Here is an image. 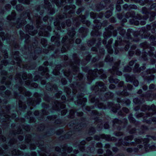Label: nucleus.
<instances>
[{
    "label": "nucleus",
    "instance_id": "ea45409f",
    "mask_svg": "<svg viewBox=\"0 0 156 156\" xmlns=\"http://www.w3.org/2000/svg\"><path fill=\"white\" fill-rule=\"evenodd\" d=\"M126 86L124 87L123 90L122 91H116V94L119 96H127L129 95V93L126 91Z\"/></svg>",
    "mask_w": 156,
    "mask_h": 156
},
{
    "label": "nucleus",
    "instance_id": "8fccbe9b",
    "mask_svg": "<svg viewBox=\"0 0 156 156\" xmlns=\"http://www.w3.org/2000/svg\"><path fill=\"white\" fill-rule=\"evenodd\" d=\"M130 13L131 15V17H132L134 18L135 19L139 20H140L142 19V16L140 14H138L136 16H135V13L134 11H131L130 12Z\"/></svg>",
    "mask_w": 156,
    "mask_h": 156
},
{
    "label": "nucleus",
    "instance_id": "13d9d810",
    "mask_svg": "<svg viewBox=\"0 0 156 156\" xmlns=\"http://www.w3.org/2000/svg\"><path fill=\"white\" fill-rule=\"evenodd\" d=\"M108 80L110 83H119V80L117 79H114L113 76H111L108 78Z\"/></svg>",
    "mask_w": 156,
    "mask_h": 156
},
{
    "label": "nucleus",
    "instance_id": "9d476101",
    "mask_svg": "<svg viewBox=\"0 0 156 156\" xmlns=\"http://www.w3.org/2000/svg\"><path fill=\"white\" fill-rule=\"evenodd\" d=\"M10 109V106H6V110L5 111L2 110L0 111V115L1 117L5 118V119H4V120L2 121V122L5 123H3V124H7L9 122L10 118H11L13 119L16 117L15 114L13 113L12 114L11 116L8 114L9 113Z\"/></svg>",
    "mask_w": 156,
    "mask_h": 156
},
{
    "label": "nucleus",
    "instance_id": "7ed1b4c3",
    "mask_svg": "<svg viewBox=\"0 0 156 156\" xmlns=\"http://www.w3.org/2000/svg\"><path fill=\"white\" fill-rule=\"evenodd\" d=\"M89 101L91 103H95V106H97L98 108L105 109L112 108V111L113 112L116 113L118 110L119 109L121 106L119 104H114L111 102H108L107 106L104 105L103 104L99 101V100L96 95L91 94L89 96Z\"/></svg>",
    "mask_w": 156,
    "mask_h": 156
},
{
    "label": "nucleus",
    "instance_id": "b1692460",
    "mask_svg": "<svg viewBox=\"0 0 156 156\" xmlns=\"http://www.w3.org/2000/svg\"><path fill=\"white\" fill-rule=\"evenodd\" d=\"M94 139L99 140L101 138L103 139H105L106 140L108 141H115L116 139L114 137H111V136L109 135H105V134H102L100 136L95 135L94 136Z\"/></svg>",
    "mask_w": 156,
    "mask_h": 156
},
{
    "label": "nucleus",
    "instance_id": "f03ea898",
    "mask_svg": "<svg viewBox=\"0 0 156 156\" xmlns=\"http://www.w3.org/2000/svg\"><path fill=\"white\" fill-rule=\"evenodd\" d=\"M23 78V80L28 79L25 81V83L26 85L29 86V87H33L34 88L37 87L38 84L36 83H32V76L31 74L28 75L25 73H17L15 77V80L18 82L19 85L16 84L15 87L18 89L20 94L25 95L26 96L29 97L31 95V93L29 91H26L24 87H22L20 86L22 85L23 83L21 78Z\"/></svg>",
    "mask_w": 156,
    "mask_h": 156
},
{
    "label": "nucleus",
    "instance_id": "864d4df0",
    "mask_svg": "<svg viewBox=\"0 0 156 156\" xmlns=\"http://www.w3.org/2000/svg\"><path fill=\"white\" fill-rule=\"evenodd\" d=\"M62 66L60 65L57 66L55 69L53 70V73L55 75H58L60 74L59 71L61 68Z\"/></svg>",
    "mask_w": 156,
    "mask_h": 156
},
{
    "label": "nucleus",
    "instance_id": "0eeeda50",
    "mask_svg": "<svg viewBox=\"0 0 156 156\" xmlns=\"http://www.w3.org/2000/svg\"><path fill=\"white\" fill-rule=\"evenodd\" d=\"M69 125L71 126L70 130H69L64 136H61L59 138L60 140H63L65 139L69 138L73 135V133H74V131H77L80 130L85 126V125L83 124L82 122L76 125L73 122L70 123Z\"/></svg>",
    "mask_w": 156,
    "mask_h": 156
},
{
    "label": "nucleus",
    "instance_id": "0e129e2a",
    "mask_svg": "<svg viewBox=\"0 0 156 156\" xmlns=\"http://www.w3.org/2000/svg\"><path fill=\"white\" fill-rule=\"evenodd\" d=\"M21 152L19 150L15 149L13 150L12 151V154L13 155H21Z\"/></svg>",
    "mask_w": 156,
    "mask_h": 156
},
{
    "label": "nucleus",
    "instance_id": "393cba45",
    "mask_svg": "<svg viewBox=\"0 0 156 156\" xmlns=\"http://www.w3.org/2000/svg\"><path fill=\"white\" fill-rule=\"evenodd\" d=\"M44 4L43 6L42 7V8L47 9L48 12L50 14H53L55 13V10L53 8H52L51 3L49 2L48 0H44Z\"/></svg>",
    "mask_w": 156,
    "mask_h": 156
},
{
    "label": "nucleus",
    "instance_id": "a19ab883",
    "mask_svg": "<svg viewBox=\"0 0 156 156\" xmlns=\"http://www.w3.org/2000/svg\"><path fill=\"white\" fill-rule=\"evenodd\" d=\"M135 143L134 142H132L130 144L126 142H123L122 140V139L119 140L118 143L116 144V145L118 146H121L122 144L124 146H129V144L131 145H134Z\"/></svg>",
    "mask_w": 156,
    "mask_h": 156
},
{
    "label": "nucleus",
    "instance_id": "1a4fd4ad",
    "mask_svg": "<svg viewBox=\"0 0 156 156\" xmlns=\"http://www.w3.org/2000/svg\"><path fill=\"white\" fill-rule=\"evenodd\" d=\"M34 19L36 20V25L37 28H40V30L38 33V34L40 36L48 37L49 34L48 32L45 31V27L41 25L42 22L41 20V17L38 16L37 14L34 16Z\"/></svg>",
    "mask_w": 156,
    "mask_h": 156
},
{
    "label": "nucleus",
    "instance_id": "603ef678",
    "mask_svg": "<svg viewBox=\"0 0 156 156\" xmlns=\"http://www.w3.org/2000/svg\"><path fill=\"white\" fill-rule=\"evenodd\" d=\"M0 94L2 97H5L7 98H11L12 97L11 95L10 92L9 90H6L5 93L3 92V93H1L0 92Z\"/></svg>",
    "mask_w": 156,
    "mask_h": 156
},
{
    "label": "nucleus",
    "instance_id": "79ce46f5",
    "mask_svg": "<svg viewBox=\"0 0 156 156\" xmlns=\"http://www.w3.org/2000/svg\"><path fill=\"white\" fill-rule=\"evenodd\" d=\"M142 12L143 14L145 15V16H142V19L146 20L149 17L148 14L149 12L148 11L147 9L145 7H143L142 9Z\"/></svg>",
    "mask_w": 156,
    "mask_h": 156
},
{
    "label": "nucleus",
    "instance_id": "69168bd1",
    "mask_svg": "<svg viewBox=\"0 0 156 156\" xmlns=\"http://www.w3.org/2000/svg\"><path fill=\"white\" fill-rule=\"evenodd\" d=\"M139 65L138 64H135L134 66V68L133 69V72L134 73H139L140 72V70L139 69Z\"/></svg>",
    "mask_w": 156,
    "mask_h": 156
},
{
    "label": "nucleus",
    "instance_id": "aec40b11",
    "mask_svg": "<svg viewBox=\"0 0 156 156\" xmlns=\"http://www.w3.org/2000/svg\"><path fill=\"white\" fill-rule=\"evenodd\" d=\"M95 26H94L93 28V30L91 33V35L92 36H98L101 34L98 30L101 29L102 24L98 20H95L94 21Z\"/></svg>",
    "mask_w": 156,
    "mask_h": 156
},
{
    "label": "nucleus",
    "instance_id": "9b49d317",
    "mask_svg": "<svg viewBox=\"0 0 156 156\" xmlns=\"http://www.w3.org/2000/svg\"><path fill=\"white\" fill-rule=\"evenodd\" d=\"M105 32L103 33V37L104 39L103 40L102 43L105 44L106 43V39L108 37H111L112 34L114 37H116L117 34L116 30H114L113 26L109 25L108 27L105 28Z\"/></svg>",
    "mask_w": 156,
    "mask_h": 156
},
{
    "label": "nucleus",
    "instance_id": "bb28decb",
    "mask_svg": "<svg viewBox=\"0 0 156 156\" xmlns=\"http://www.w3.org/2000/svg\"><path fill=\"white\" fill-rule=\"evenodd\" d=\"M86 17L85 15H80V16H77L73 19V23L76 25V27L78 26L82 22L83 23H85Z\"/></svg>",
    "mask_w": 156,
    "mask_h": 156
},
{
    "label": "nucleus",
    "instance_id": "4c0bfd02",
    "mask_svg": "<svg viewBox=\"0 0 156 156\" xmlns=\"http://www.w3.org/2000/svg\"><path fill=\"white\" fill-rule=\"evenodd\" d=\"M88 32V29L83 27H81L79 30L80 34L82 38L85 37L87 36Z\"/></svg>",
    "mask_w": 156,
    "mask_h": 156
},
{
    "label": "nucleus",
    "instance_id": "c9c22d12",
    "mask_svg": "<svg viewBox=\"0 0 156 156\" xmlns=\"http://www.w3.org/2000/svg\"><path fill=\"white\" fill-rule=\"evenodd\" d=\"M33 28L34 27L33 26L27 25L25 27L26 30L27 32L30 35H34L37 33V30L31 31V30L33 29Z\"/></svg>",
    "mask_w": 156,
    "mask_h": 156
},
{
    "label": "nucleus",
    "instance_id": "052dcab7",
    "mask_svg": "<svg viewBox=\"0 0 156 156\" xmlns=\"http://www.w3.org/2000/svg\"><path fill=\"white\" fill-rule=\"evenodd\" d=\"M114 96V94L110 92H108L106 93L105 95V97L106 99H109L112 98Z\"/></svg>",
    "mask_w": 156,
    "mask_h": 156
},
{
    "label": "nucleus",
    "instance_id": "f704fd0d",
    "mask_svg": "<svg viewBox=\"0 0 156 156\" xmlns=\"http://www.w3.org/2000/svg\"><path fill=\"white\" fill-rule=\"evenodd\" d=\"M148 135H147V138L143 139L142 138H136L135 140L136 144L143 143L146 145L150 140V138L148 137Z\"/></svg>",
    "mask_w": 156,
    "mask_h": 156
},
{
    "label": "nucleus",
    "instance_id": "774afa93",
    "mask_svg": "<svg viewBox=\"0 0 156 156\" xmlns=\"http://www.w3.org/2000/svg\"><path fill=\"white\" fill-rule=\"evenodd\" d=\"M117 29L119 31V33L121 35L123 36L126 33V30L122 29L121 27H118Z\"/></svg>",
    "mask_w": 156,
    "mask_h": 156
},
{
    "label": "nucleus",
    "instance_id": "dca6fc26",
    "mask_svg": "<svg viewBox=\"0 0 156 156\" xmlns=\"http://www.w3.org/2000/svg\"><path fill=\"white\" fill-rule=\"evenodd\" d=\"M27 17L28 18V19L29 20H31L29 11L25 13L24 14H22L20 16V19L18 20L17 23L14 24V25H15L16 24H19L16 26V27L18 28H20L22 26L26 24L27 22L25 20V18Z\"/></svg>",
    "mask_w": 156,
    "mask_h": 156
},
{
    "label": "nucleus",
    "instance_id": "cd10ccee",
    "mask_svg": "<svg viewBox=\"0 0 156 156\" xmlns=\"http://www.w3.org/2000/svg\"><path fill=\"white\" fill-rule=\"evenodd\" d=\"M66 105L63 102L60 103L57 101H55L54 102L52 108L55 110H60L61 109L64 108Z\"/></svg>",
    "mask_w": 156,
    "mask_h": 156
},
{
    "label": "nucleus",
    "instance_id": "338daca9",
    "mask_svg": "<svg viewBox=\"0 0 156 156\" xmlns=\"http://www.w3.org/2000/svg\"><path fill=\"white\" fill-rule=\"evenodd\" d=\"M129 23L131 24H134L135 25H138L139 24V21L134 19H132L129 20Z\"/></svg>",
    "mask_w": 156,
    "mask_h": 156
},
{
    "label": "nucleus",
    "instance_id": "6e6552de",
    "mask_svg": "<svg viewBox=\"0 0 156 156\" xmlns=\"http://www.w3.org/2000/svg\"><path fill=\"white\" fill-rule=\"evenodd\" d=\"M37 42L35 40V42L32 44V47H28V52H27V55H29L30 58L32 57L33 59H36L37 58V55L41 52V49L40 47H36Z\"/></svg>",
    "mask_w": 156,
    "mask_h": 156
},
{
    "label": "nucleus",
    "instance_id": "bf43d9fd",
    "mask_svg": "<svg viewBox=\"0 0 156 156\" xmlns=\"http://www.w3.org/2000/svg\"><path fill=\"white\" fill-rule=\"evenodd\" d=\"M32 112L31 111H29L27 113V116H26V118L27 119L30 118V122H32L35 121V119L32 117H30V115L31 114Z\"/></svg>",
    "mask_w": 156,
    "mask_h": 156
},
{
    "label": "nucleus",
    "instance_id": "4d7b16f0",
    "mask_svg": "<svg viewBox=\"0 0 156 156\" xmlns=\"http://www.w3.org/2000/svg\"><path fill=\"white\" fill-rule=\"evenodd\" d=\"M95 120L96 121V122L97 123H98L97 126L98 130H101L103 126V125L102 123V120L100 119L97 120L96 119H95Z\"/></svg>",
    "mask_w": 156,
    "mask_h": 156
},
{
    "label": "nucleus",
    "instance_id": "f8f14e48",
    "mask_svg": "<svg viewBox=\"0 0 156 156\" xmlns=\"http://www.w3.org/2000/svg\"><path fill=\"white\" fill-rule=\"evenodd\" d=\"M151 91H148L144 94H143L140 95V98H136L133 99V102L135 104H140L142 103L145 101L144 98L147 100L152 101L153 99L154 96L151 94Z\"/></svg>",
    "mask_w": 156,
    "mask_h": 156
},
{
    "label": "nucleus",
    "instance_id": "72a5a7b5",
    "mask_svg": "<svg viewBox=\"0 0 156 156\" xmlns=\"http://www.w3.org/2000/svg\"><path fill=\"white\" fill-rule=\"evenodd\" d=\"M127 36H126V37H125L123 41H120V42L121 43V45H124L125 44H124V43H125V44H126L125 45V51H127L129 48V44H130V42H132V41H131L130 38H129V39H127Z\"/></svg>",
    "mask_w": 156,
    "mask_h": 156
},
{
    "label": "nucleus",
    "instance_id": "c03bdc74",
    "mask_svg": "<svg viewBox=\"0 0 156 156\" xmlns=\"http://www.w3.org/2000/svg\"><path fill=\"white\" fill-rule=\"evenodd\" d=\"M0 36L2 38V39L3 41H4L6 39L7 42H9V40L11 37L10 35L7 34H5L3 32H1L0 33Z\"/></svg>",
    "mask_w": 156,
    "mask_h": 156
},
{
    "label": "nucleus",
    "instance_id": "39448f33",
    "mask_svg": "<svg viewBox=\"0 0 156 156\" xmlns=\"http://www.w3.org/2000/svg\"><path fill=\"white\" fill-rule=\"evenodd\" d=\"M146 30L145 28H142L141 29L139 32L134 31L131 29H128L127 30V32L126 33V36H127V39L130 38L131 41H134L135 42L139 41L140 40V38L138 37L139 35L142 36V37H143L145 38H147L149 35L150 34H148V36H145V32Z\"/></svg>",
    "mask_w": 156,
    "mask_h": 156
},
{
    "label": "nucleus",
    "instance_id": "a878e982",
    "mask_svg": "<svg viewBox=\"0 0 156 156\" xmlns=\"http://www.w3.org/2000/svg\"><path fill=\"white\" fill-rule=\"evenodd\" d=\"M124 76L127 82H133V84L135 87L138 86L139 85V82L135 79V77L134 75H129L128 74H126L124 75Z\"/></svg>",
    "mask_w": 156,
    "mask_h": 156
},
{
    "label": "nucleus",
    "instance_id": "e2e57ef3",
    "mask_svg": "<svg viewBox=\"0 0 156 156\" xmlns=\"http://www.w3.org/2000/svg\"><path fill=\"white\" fill-rule=\"evenodd\" d=\"M150 16L149 18L150 21H153L155 17L156 16V13L154 11H151L150 12Z\"/></svg>",
    "mask_w": 156,
    "mask_h": 156
},
{
    "label": "nucleus",
    "instance_id": "7c9ffc66",
    "mask_svg": "<svg viewBox=\"0 0 156 156\" xmlns=\"http://www.w3.org/2000/svg\"><path fill=\"white\" fill-rule=\"evenodd\" d=\"M19 52L18 51H16L13 54V57L16 62L13 61L11 64H14L15 63H16L18 66L20 67H21V60L19 57Z\"/></svg>",
    "mask_w": 156,
    "mask_h": 156
},
{
    "label": "nucleus",
    "instance_id": "ddd939ff",
    "mask_svg": "<svg viewBox=\"0 0 156 156\" xmlns=\"http://www.w3.org/2000/svg\"><path fill=\"white\" fill-rule=\"evenodd\" d=\"M75 8V5H69L66 6L64 8L65 12H67V10H70L68 12L67 14L64 13L63 14L59 15L58 16V18L61 20L63 18H64L65 17L67 18V17H71L72 16V14H73L74 12V9Z\"/></svg>",
    "mask_w": 156,
    "mask_h": 156
},
{
    "label": "nucleus",
    "instance_id": "2eb2a0df",
    "mask_svg": "<svg viewBox=\"0 0 156 156\" xmlns=\"http://www.w3.org/2000/svg\"><path fill=\"white\" fill-rule=\"evenodd\" d=\"M91 50L98 53V57H95L93 58L92 60V62H94L98 60L99 58L103 57L104 55L105 50L103 48L99 47V44H97L96 47H92Z\"/></svg>",
    "mask_w": 156,
    "mask_h": 156
},
{
    "label": "nucleus",
    "instance_id": "6ab92c4d",
    "mask_svg": "<svg viewBox=\"0 0 156 156\" xmlns=\"http://www.w3.org/2000/svg\"><path fill=\"white\" fill-rule=\"evenodd\" d=\"M147 74L146 75H144L143 73L142 74V76L144 78L145 80L150 82L151 80H154L155 78L154 75H151L150 76L148 75V74H152L156 73V69L155 68L149 69H147L146 72Z\"/></svg>",
    "mask_w": 156,
    "mask_h": 156
},
{
    "label": "nucleus",
    "instance_id": "de8ad7c7",
    "mask_svg": "<svg viewBox=\"0 0 156 156\" xmlns=\"http://www.w3.org/2000/svg\"><path fill=\"white\" fill-rule=\"evenodd\" d=\"M117 102L118 103H120L122 104H126V105H129L130 103V101L128 99H124L123 100H121L120 98H117Z\"/></svg>",
    "mask_w": 156,
    "mask_h": 156
},
{
    "label": "nucleus",
    "instance_id": "09e8293b",
    "mask_svg": "<svg viewBox=\"0 0 156 156\" xmlns=\"http://www.w3.org/2000/svg\"><path fill=\"white\" fill-rule=\"evenodd\" d=\"M143 147V146L142 145H138L137 146V148L136 149H133L131 148H128L127 149V151L128 152H131L134 151L135 152H138L139 151H140V149L142 148Z\"/></svg>",
    "mask_w": 156,
    "mask_h": 156
},
{
    "label": "nucleus",
    "instance_id": "58836bf2",
    "mask_svg": "<svg viewBox=\"0 0 156 156\" xmlns=\"http://www.w3.org/2000/svg\"><path fill=\"white\" fill-rule=\"evenodd\" d=\"M128 119L131 123L134 124L135 126H138L140 125V122L136 120L133 117V115L130 114L128 116Z\"/></svg>",
    "mask_w": 156,
    "mask_h": 156
},
{
    "label": "nucleus",
    "instance_id": "f257e3e1",
    "mask_svg": "<svg viewBox=\"0 0 156 156\" xmlns=\"http://www.w3.org/2000/svg\"><path fill=\"white\" fill-rule=\"evenodd\" d=\"M64 60L65 61L64 66L69 68L68 70H66L65 71L63 69L64 75L68 77L69 82L72 81V75L71 72L74 75H77V82H74L73 84L71 85V87L73 89V93L75 95L73 98H69L68 100L71 101L74 100V103L76 105H84V104L87 101L86 98H83L84 94L82 93H78L76 97V100L75 99L76 94L77 92V90L82 91L85 85L81 81V80L83 78V75L81 73H79V63L80 59L78 55L76 53H74L73 55L72 61L71 60H68V56L65 55L62 56Z\"/></svg>",
    "mask_w": 156,
    "mask_h": 156
},
{
    "label": "nucleus",
    "instance_id": "a18cd8bd",
    "mask_svg": "<svg viewBox=\"0 0 156 156\" xmlns=\"http://www.w3.org/2000/svg\"><path fill=\"white\" fill-rule=\"evenodd\" d=\"M147 117L146 116H144L143 117V122H146L148 124H151V123L152 122H156V118L155 117H153L151 118H150L149 120H146V118Z\"/></svg>",
    "mask_w": 156,
    "mask_h": 156
},
{
    "label": "nucleus",
    "instance_id": "5fc2aeb1",
    "mask_svg": "<svg viewBox=\"0 0 156 156\" xmlns=\"http://www.w3.org/2000/svg\"><path fill=\"white\" fill-rule=\"evenodd\" d=\"M86 142L85 141L83 140L81 141L80 144L78 145V147L80 151L83 152L85 150L84 145L85 144Z\"/></svg>",
    "mask_w": 156,
    "mask_h": 156
},
{
    "label": "nucleus",
    "instance_id": "37998d69",
    "mask_svg": "<svg viewBox=\"0 0 156 156\" xmlns=\"http://www.w3.org/2000/svg\"><path fill=\"white\" fill-rule=\"evenodd\" d=\"M83 55L84 57H86V59H85L86 61L84 62H81V64L82 65H84L87 64L90 61L91 56L90 54H89L87 52L83 54Z\"/></svg>",
    "mask_w": 156,
    "mask_h": 156
},
{
    "label": "nucleus",
    "instance_id": "5701e85b",
    "mask_svg": "<svg viewBox=\"0 0 156 156\" xmlns=\"http://www.w3.org/2000/svg\"><path fill=\"white\" fill-rule=\"evenodd\" d=\"M113 126L114 127H117L118 129L120 130V128H119L118 126L121 127L122 125H123V127L125 126L127 124V120L126 119H124L122 121L119 120L118 119H115L113 121Z\"/></svg>",
    "mask_w": 156,
    "mask_h": 156
},
{
    "label": "nucleus",
    "instance_id": "3c124183",
    "mask_svg": "<svg viewBox=\"0 0 156 156\" xmlns=\"http://www.w3.org/2000/svg\"><path fill=\"white\" fill-rule=\"evenodd\" d=\"M18 104L20 109L23 111L27 107L25 104L20 100L19 101Z\"/></svg>",
    "mask_w": 156,
    "mask_h": 156
},
{
    "label": "nucleus",
    "instance_id": "680f3d73",
    "mask_svg": "<svg viewBox=\"0 0 156 156\" xmlns=\"http://www.w3.org/2000/svg\"><path fill=\"white\" fill-rule=\"evenodd\" d=\"M149 45L146 42H144L140 44V47L143 48L144 49L148 48L149 47Z\"/></svg>",
    "mask_w": 156,
    "mask_h": 156
},
{
    "label": "nucleus",
    "instance_id": "423d86ee",
    "mask_svg": "<svg viewBox=\"0 0 156 156\" xmlns=\"http://www.w3.org/2000/svg\"><path fill=\"white\" fill-rule=\"evenodd\" d=\"M100 76V77L101 79H105L107 77L106 75L103 73V70L101 69L98 70L96 69L94 70H89L88 71V75L87 76L88 83L90 84L92 81L96 77Z\"/></svg>",
    "mask_w": 156,
    "mask_h": 156
},
{
    "label": "nucleus",
    "instance_id": "e433bc0d",
    "mask_svg": "<svg viewBox=\"0 0 156 156\" xmlns=\"http://www.w3.org/2000/svg\"><path fill=\"white\" fill-rule=\"evenodd\" d=\"M46 88L48 91H52L54 90L53 92L57 91L58 89V87L56 85H52L49 83H48L46 84Z\"/></svg>",
    "mask_w": 156,
    "mask_h": 156
},
{
    "label": "nucleus",
    "instance_id": "f3484780",
    "mask_svg": "<svg viewBox=\"0 0 156 156\" xmlns=\"http://www.w3.org/2000/svg\"><path fill=\"white\" fill-rule=\"evenodd\" d=\"M41 95L37 93H35L34 95V98H31L28 100V105L30 106H34L36 105L39 104L41 101Z\"/></svg>",
    "mask_w": 156,
    "mask_h": 156
},
{
    "label": "nucleus",
    "instance_id": "49530a36",
    "mask_svg": "<svg viewBox=\"0 0 156 156\" xmlns=\"http://www.w3.org/2000/svg\"><path fill=\"white\" fill-rule=\"evenodd\" d=\"M20 34L21 39H23L24 38H25L26 39V43H27L28 41V39H29L30 37L27 34L25 35L23 32L22 31H20Z\"/></svg>",
    "mask_w": 156,
    "mask_h": 156
},
{
    "label": "nucleus",
    "instance_id": "4be33fe9",
    "mask_svg": "<svg viewBox=\"0 0 156 156\" xmlns=\"http://www.w3.org/2000/svg\"><path fill=\"white\" fill-rule=\"evenodd\" d=\"M120 60H119L116 62L115 63L114 65L112 67V68L109 69V71L112 75H114L115 74L118 76L122 75V72L118 70L119 69V66L120 63Z\"/></svg>",
    "mask_w": 156,
    "mask_h": 156
},
{
    "label": "nucleus",
    "instance_id": "2f4dec72",
    "mask_svg": "<svg viewBox=\"0 0 156 156\" xmlns=\"http://www.w3.org/2000/svg\"><path fill=\"white\" fill-rule=\"evenodd\" d=\"M122 40L121 37L120 36L118 37L117 38V40H115V54H118L120 49L118 47L119 45H121V43L120 42V41Z\"/></svg>",
    "mask_w": 156,
    "mask_h": 156
},
{
    "label": "nucleus",
    "instance_id": "c756f323",
    "mask_svg": "<svg viewBox=\"0 0 156 156\" xmlns=\"http://www.w3.org/2000/svg\"><path fill=\"white\" fill-rule=\"evenodd\" d=\"M21 127L20 126L18 127V128L17 129V130H16L15 131H14L12 133L14 135H16V134H20L22 133H23V131L22 130V128L23 129H25L26 131H29L30 130V126L29 125H21Z\"/></svg>",
    "mask_w": 156,
    "mask_h": 156
},
{
    "label": "nucleus",
    "instance_id": "6e6d98bb",
    "mask_svg": "<svg viewBox=\"0 0 156 156\" xmlns=\"http://www.w3.org/2000/svg\"><path fill=\"white\" fill-rule=\"evenodd\" d=\"M16 16V13L15 11L12 10V12L11 15H9L7 17V19L9 20H14L15 19Z\"/></svg>",
    "mask_w": 156,
    "mask_h": 156
},
{
    "label": "nucleus",
    "instance_id": "473e14b6",
    "mask_svg": "<svg viewBox=\"0 0 156 156\" xmlns=\"http://www.w3.org/2000/svg\"><path fill=\"white\" fill-rule=\"evenodd\" d=\"M38 70L39 72H41V75L45 76L46 78H48L49 77L48 69L46 66H40Z\"/></svg>",
    "mask_w": 156,
    "mask_h": 156
},
{
    "label": "nucleus",
    "instance_id": "c85d7f7f",
    "mask_svg": "<svg viewBox=\"0 0 156 156\" xmlns=\"http://www.w3.org/2000/svg\"><path fill=\"white\" fill-rule=\"evenodd\" d=\"M51 2H54L58 7L63 6L66 3H71L73 2V0H60V2H59V0H50Z\"/></svg>",
    "mask_w": 156,
    "mask_h": 156
},
{
    "label": "nucleus",
    "instance_id": "412c9836",
    "mask_svg": "<svg viewBox=\"0 0 156 156\" xmlns=\"http://www.w3.org/2000/svg\"><path fill=\"white\" fill-rule=\"evenodd\" d=\"M62 150L61 151V149L58 147H55L56 151L61 153L62 156H65L66 154V151L70 153L73 150L72 147H67L66 144H65L62 147Z\"/></svg>",
    "mask_w": 156,
    "mask_h": 156
},
{
    "label": "nucleus",
    "instance_id": "4468645a",
    "mask_svg": "<svg viewBox=\"0 0 156 156\" xmlns=\"http://www.w3.org/2000/svg\"><path fill=\"white\" fill-rule=\"evenodd\" d=\"M141 110L143 112H145L147 110L149 111V112L146 113V115L145 116L146 117L151 116L156 114V107L153 104L151 105V106L143 105L141 108Z\"/></svg>",
    "mask_w": 156,
    "mask_h": 156
},
{
    "label": "nucleus",
    "instance_id": "20e7f679",
    "mask_svg": "<svg viewBox=\"0 0 156 156\" xmlns=\"http://www.w3.org/2000/svg\"><path fill=\"white\" fill-rule=\"evenodd\" d=\"M68 34L71 38L68 39L67 36L63 37L62 41L63 44L61 50L62 52H65L67 50L69 49L70 47L73 46L72 44L74 43V39L73 37L75 34L74 28H72L71 30H69Z\"/></svg>",
    "mask_w": 156,
    "mask_h": 156
},
{
    "label": "nucleus",
    "instance_id": "a211bd4d",
    "mask_svg": "<svg viewBox=\"0 0 156 156\" xmlns=\"http://www.w3.org/2000/svg\"><path fill=\"white\" fill-rule=\"evenodd\" d=\"M91 90L95 91L104 92L106 90L107 88L104 83L101 81H98L96 83L95 86H92L91 88Z\"/></svg>",
    "mask_w": 156,
    "mask_h": 156
}]
</instances>
